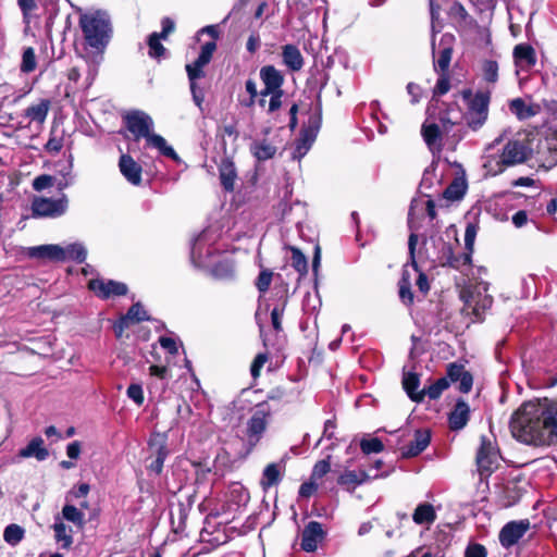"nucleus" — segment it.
Returning a JSON list of instances; mask_svg holds the SVG:
<instances>
[{"label": "nucleus", "instance_id": "1", "mask_svg": "<svg viewBox=\"0 0 557 557\" xmlns=\"http://www.w3.org/2000/svg\"><path fill=\"white\" fill-rule=\"evenodd\" d=\"M510 431L521 443L550 446L557 443V401L548 398L523 403L511 416Z\"/></svg>", "mask_w": 557, "mask_h": 557}, {"label": "nucleus", "instance_id": "2", "mask_svg": "<svg viewBox=\"0 0 557 557\" xmlns=\"http://www.w3.org/2000/svg\"><path fill=\"white\" fill-rule=\"evenodd\" d=\"M533 149L527 139H505L499 135L490 143L482 154L485 175L496 176L506 169L527 162Z\"/></svg>", "mask_w": 557, "mask_h": 557}, {"label": "nucleus", "instance_id": "3", "mask_svg": "<svg viewBox=\"0 0 557 557\" xmlns=\"http://www.w3.org/2000/svg\"><path fill=\"white\" fill-rule=\"evenodd\" d=\"M123 121L134 136L135 141L145 138L147 147L157 149L161 154L174 161L180 160L177 153L168 145L166 140L161 135L153 133V121L146 112L140 110L129 111L123 116Z\"/></svg>", "mask_w": 557, "mask_h": 557}, {"label": "nucleus", "instance_id": "4", "mask_svg": "<svg viewBox=\"0 0 557 557\" xmlns=\"http://www.w3.org/2000/svg\"><path fill=\"white\" fill-rule=\"evenodd\" d=\"M86 45L96 51H102L111 38L110 16L104 11L82 13L78 21Z\"/></svg>", "mask_w": 557, "mask_h": 557}, {"label": "nucleus", "instance_id": "5", "mask_svg": "<svg viewBox=\"0 0 557 557\" xmlns=\"http://www.w3.org/2000/svg\"><path fill=\"white\" fill-rule=\"evenodd\" d=\"M487 283L480 282L465 287L460 293L463 310L472 313L475 320H481L484 312L491 308L493 298L488 295Z\"/></svg>", "mask_w": 557, "mask_h": 557}, {"label": "nucleus", "instance_id": "6", "mask_svg": "<svg viewBox=\"0 0 557 557\" xmlns=\"http://www.w3.org/2000/svg\"><path fill=\"white\" fill-rule=\"evenodd\" d=\"M214 51L215 46L213 42L201 45L198 58L193 63L186 64L185 66L190 84L193 99L198 107L201 106L205 96L202 90L197 86V79L205 77L206 74L203 67L210 63Z\"/></svg>", "mask_w": 557, "mask_h": 557}, {"label": "nucleus", "instance_id": "7", "mask_svg": "<svg viewBox=\"0 0 557 557\" xmlns=\"http://www.w3.org/2000/svg\"><path fill=\"white\" fill-rule=\"evenodd\" d=\"M462 97L468 100L467 124L472 131H478L485 124L488 116L490 94L478 91L472 95L471 90H463Z\"/></svg>", "mask_w": 557, "mask_h": 557}, {"label": "nucleus", "instance_id": "8", "mask_svg": "<svg viewBox=\"0 0 557 557\" xmlns=\"http://www.w3.org/2000/svg\"><path fill=\"white\" fill-rule=\"evenodd\" d=\"M270 406L263 401L256 406V409L248 421L246 431V455L260 442L267 430Z\"/></svg>", "mask_w": 557, "mask_h": 557}, {"label": "nucleus", "instance_id": "9", "mask_svg": "<svg viewBox=\"0 0 557 557\" xmlns=\"http://www.w3.org/2000/svg\"><path fill=\"white\" fill-rule=\"evenodd\" d=\"M499 453L495 444L486 436H481V444L476 451V467L481 476H490L499 465Z\"/></svg>", "mask_w": 557, "mask_h": 557}, {"label": "nucleus", "instance_id": "10", "mask_svg": "<svg viewBox=\"0 0 557 557\" xmlns=\"http://www.w3.org/2000/svg\"><path fill=\"white\" fill-rule=\"evenodd\" d=\"M69 207L66 195L59 199L47 197H35L32 201V213L35 218H59L62 216Z\"/></svg>", "mask_w": 557, "mask_h": 557}, {"label": "nucleus", "instance_id": "11", "mask_svg": "<svg viewBox=\"0 0 557 557\" xmlns=\"http://www.w3.org/2000/svg\"><path fill=\"white\" fill-rule=\"evenodd\" d=\"M260 78L263 85L268 86V90H276V95L270 98L268 107V112H275L282 106L284 77L273 65H265L260 70Z\"/></svg>", "mask_w": 557, "mask_h": 557}, {"label": "nucleus", "instance_id": "12", "mask_svg": "<svg viewBox=\"0 0 557 557\" xmlns=\"http://www.w3.org/2000/svg\"><path fill=\"white\" fill-rule=\"evenodd\" d=\"M455 37L451 34H443L438 45L432 40V54L434 58V70L440 73H446L449 69Z\"/></svg>", "mask_w": 557, "mask_h": 557}, {"label": "nucleus", "instance_id": "13", "mask_svg": "<svg viewBox=\"0 0 557 557\" xmlns=\"http://www.w3.org/2000/svg\"><path fill=\"white\" fill-rule=\"evenodd\" d=\"M529 519L513 520L507 522L499 531L498 540L500 545L508 549L516 545L530 530Z\"/></svg>", "mask_w": 557, "mask_h": 557}, {"label": "nucleus", "instance_id": "14", "mask_svg": "<svg viewBox=\"0 0 557 557\" xmlns=\"http://www.w3.org/2000/svg\"><path fill=\"white\" fill-rule=\"evenodd\" d=\"M536 161L546 169L557 165V133L547 135L539 141Z\"/></svg>", "mask_w": 557, "mask_h": 557}, {"label": "nucleus", "instance_id": "15", "mask_svg": "<svg viewBox=\"0 0 557 557\" xmlns=\"http://www.w3.org/2000/svg\"><path fill=\"white\" fill-rule=\"evenodd\" d=\"M89 289L95 292L99 297L107 299L111 296H124L127 294V286L122 282L91 280L88 284Z\"/></svg>", "mask_w": 557, "mask_h": 557}, {"label": "nucleus", "instance_id": "16", "mask_svg": "<svg viewBox=\"0 0 557 557\" xmlns=\"http://www.w3.org/2000/svg\"><path fill=\"white\" fill-rule=\"evenodd\" d=\"M324 531L320 522L310 521L301 533V549L307 553L317 550L319 543L324 539Z\"/></svg>", "mask_w": 557, "mask_h": 557}, {"label": "nucleus", "instance_id": "17", "mask_svg": "<svg viewBox=\"0 0 557 557\" xmlns=\"http://www.w3.org/2000/svg\"><path fill=\"white\" fill-rule=\"evenodd\" d=\"M27 256L44 261H64L63 247L59 245H40L27 248Z\"/></svg>", "mask_w": 557, "mask_h": 557}, {"label": "nucleus", "instance_id": "18", "mask_svg": "<svg viewBox=\"0 0 557 557\" xmlns=\"http://www.w3.org/2000/svg\"><path fill=\"white\" fill-rule=\"evenodd\" d=\"M318 129L319 127L315 125H308L300 131L293 151V159L300 160L307 154L317 138Z\"/></svg>", "mask_w": 557, "mask_h": 557}, {"label": "nucleus", "instance_id": "19", "mask_svg": "<svg viewBox=\"0 0 557 557\" xmlns=\"http://www.w3.org/2000/svg\"><path fill=\"white\" fill-rule=\"evenodd\" d=\"M442 264L448 265L456 270L469 268L471 264V252L455 253L449 245H444L441 256Z\"/></svg>", "mask_w": 557, "mask_h": 557}, {"label": "nucleus", "instance_id": "20", "mask_svg": "<svg viewBox=\"0 0 557 557\" xmlns=\"http://www.w3.org/2000/svg\"><path fill=\"white\" fill-rule=\"evenodd\" d=\"M430 441L431 434L429 430H417L413 441L401 448V457L412 458L418 456L429 446Z\"/></svg>", "mask_w": 557, "mask_h": 557}, {"label": "nucleus", "instance_id": "21", "mask_svg": "<svg viewBox=\"0 0 557 557\" xmlns=\"http://www.w3.org/2000/svg\"><path fill=\"white\" fill-rule=\"evenodd\" d=\"M119 168L131 184L139 185L141 183V166L129 154L121 156Z\"/></svg>", "mask_w": 557, "mask_h": 557}, {"label": "nucleus", "instance_id": "22", "mask_svg": "<svg viewBox=\"0 0 557 557\" xmlns=\"http://www.w3.org/2000/svg\"><path fill=\"white\" fill-rule=\"evenodd\" d=\"M20 458H36L44 461L48 458L49 451L45 447V442L40 436L34 437L24 448L20 449Z\"/></svg>", "mask_w": 557, "mask_h": 557}, {"label": "nucleus", "instance_id": "23", "mask_svg": "<svg viewBox=\"0 0 557 557\" xmlns=\"http://www.w3.org/2000/svg\"><path fill=\"white\" fill-rule=\"evenodd\" d=\"M469 405L465 400H458L448 418L450 429L454 431L463 429L469 421Z\"/></svg>", "mask_w": 557, "mask_h": 557}, {"label": "nucleus", "instance_id": "24", "mask_svg": "<svg viewBox=\"0 0 557 557\" xmlns=\"http://www.w3.org/2000/svg\"><path fill=\"white\" fill-rule=\"evenodd\" d=\"M423 139L431 150H441L442 143L441 138L444 134L441 126L437 123L426 124L424 123L421 128Z\"/></svg>", "mask_w": 557, "mask_h": 557}, {"label": "nucleus", "instance_id": "25", "mask_svg": "<svg viewBox=\"0 0 557 557\" xmlns=\"http://www.w3.org/2000/svg\"><path fill=\"white\" fill-rule=\"evenodd\" d=\"M284 64L293 72L301 70L304 58L300 50L295 45H285L282 51Z\"/></svg>", "mask_w": 557, "mask_h": 557}, {"label": "nucleus", "instance_id": "26", "mask_svg": "<svg viewBox=\"0 0 557 557\" xmlns=\"http://www.w3.org/2000/svg\"><path fill=\"white\" fill-rule=\"evenodd\" d=\"M420 385L419 376L413 372H407L403 377V386L411 400L420 403L424 398V389L418 392Z\"/></svg>", "mask_w": 557, "mask_h": 557}, {"label": "nucleus", "instance_id": "27", "mask_svg": "<svg viewBox=\"0 0 557 557\" xmlns=\"http://www.w3.org/2000/svg\"><path fill=\"white\" fill-rule=\"evenodd\" d=\"M150 447L154 449V459L150 462L148 468L159 474L163 469V463L169 455V450L163 440H160V442H150Z\"/></svg>", "mask_w": 557, "mask_h": 557}, {"label": "nucleus", "instance_id": "28", "mask_svg": "<svg viewBox=\"0 0 557 557\" xmlns=\"http://www.w3.org/2000/svg\"><path fill=\"white\" fill-rule=\"evenodd\" d=\"M412 520L416 524H432L436 520V512L433 505L422 503L413 511Z\"/></svg>", "mask_w": 557, "mask_h": 557}, {"label": "nucleus", "instance_id": "29", "mask_svg": "<svg viewBox=\"0 0 557 557\" xmlns=\"http://www.w3.org/2000/svg\"><path fill=\"white\" fill-rule=\"evenodd\" d=\"M380 475L377 473L370 474L364 470L360 471H345L341 476L338 478V484L341 485H359L364 482H367L370 479H376Z\"/></svg>", "mask_w": 557, "mask_h": 557}, {"label": "nucleus", "instance_id": "30", "mask_svg": "<svg viewBox=\"0 0 557 557\" xmlns=\"http://www.w3.org/2000/svg\"><path fill=\"white\" fill-rule=\"evenodd\" d=\"M250 152L258 161H265L274 157L276 147L265 139L256 140L250 145Z\"/></svg>", "mask_w": 557, "mask_h": 557}, {"label": "nucleus", "instance_id": "31", "mask_svg": "<svg viewBox=\"0 0 557 557\" xmlns=\"http://www.w3.org/2000/svg\"><path fill=\"white\" fill-rule=\"evenodd\" d=\"M516 63L520 66H533L536 62L534 49L530 45H518L513 49Z\"/></svg>", "mask_w": 557, "mask_h": 557}, {"label": "nucleus", "instance_id": "32", "mask_svg": "<svg viewBox=\"0 0 557 557\" xmlns=\"http://www.w3.org/2000/svg\"><path fill=\"white\" fill-rule=\"evenodd\" d=\"M50 100L41 99L38 103L29 106L25 110V116L28 117L33 122H38L42 124L48 115L50 109Z\"/></svg>", "mask_w": 557, "mask_h": 557}, {"label": "nucleus", "instance_id": "33", "mask_svg": "<svg viewBox=\"0 0 557 557\" xmlns=\"http://www.w3.org/2000/svg\"><path fill=\"white\" fill-rule=\"evenodd\" d=\"M236 178V171L233 162L224 160L220 166L221 184L227 191L234 190V182Z\"/></svg>", "mask_w": 557, "mask_h": 557}, {"label": "nucleus", "instance_id": "34", "mask_svg": "<svg viewBox=\"0 0 557 557\" xmlns=\"http://www.w3.org/2000/svg\"><path fill=\"white\" fill-rule=\"evenodd\" d=\"M162 37L158 33H152L149 35L147 45H148V54L150 58L160 60L166 57L168 50L161 44Z\"/></svg>", "mask_w": 557, "mask_h": 557}, {"label": "nucleus", "instance_id": "35", "mask_svg": "<svg viewBox=\"0 0 557 557\" xmlns=\"http://www.w3.org/2000/svg\"><path fill=\"white\" fill-rule=\"evenodd\" d=\"M52 528L54 531V539L61 544V548L69 549L73 544V537L71 535L72 530L67 529L62 521H55Z\"/></svg>", "mask_w": 557, "mask_h": 557}, {"label": "nucleus", "instance_id": "36", "mask_svg": "<svg viewBox=\"0 0 557 557\" xmlns=\"http://www.w3.org/2000/svg\"><path fill=\"white\" fill-rule=\"evenodd\" d=\"M64 261L73 260L76 262H84L87 256V250L82 244H71L63 248Z\"/></svg>", "mask_w": 557, "mask_h": 557}, {"label": "nucleus", "instance_id": "37", "mask_svg": "<svg viewBox=\"0 0 557 557\" xmlns=\"http://www.w3.org/2000/svg\"><path fill=\"white\" fill-rule=\"evenodd\" d=\"M212 273L218 278H230L235 273L234 262L225 258L213 267Z\"/></svg>", "mask_w": 557, "mask_h": 557}, {"label": "nucleus", "instance_id": "38", "mask_svg": "<svg viewBox=\"0 0 557 557\" xmlns=\"http://www.w3.org/2000/svg\"><path fill=\"white\" fill-rule=\"evenodd\" d=\"M24 533L25 532L22 527L12 523L4 529L3 539L8 544L14 546L23 540Z\"/></svg>", "mask_w": 557, "mask_h": 557}, {"label": "nucleus", "instance_id": "39", "mask_svg": "<svg viewBox=\"0 0 557 557\" xmlns=\"http://www.w3.org/2000/svg\"><path fill=\"white\" fill-rule=\"evenodd\" d=\"M510 111L515 113L519 119H527L535 114V111L525 104L521 98H516L510 101Z\"/></svg>", "mask_w": 557, "mask_h": 557}, {"label": "nucleus", "instance_id": "40", "mask_svg": "<svg viewBox=\"0 0 557 557\" xmlns=\"http://www.w3.org/2000/svg\"><path fill=\"white\" fill-rule=\"evenodd\" d=\"M292 251V267L299 273L300 276L305 275L308 271V262L305 255L296 247L290 248Z\"/></svg>", "mask_w": 557, "mask_h": 557}, {"label": "nucleus", "instance_id": "41", "mask_svg": "<svg viewBox=\"0 0 557 557\" xmlns=\"http://www.w3.org/2000/svg\"><path fill=\"white\" fill-rule=\"evenodd\" d=\"M62 516L65 520L73 522L81 528L85 523L84 513L73 505H65L62 509Z\"/></svg>", "mask_w": 557, "mask_h": 557}, {"label": "nucleus", "instance_id": "42", "mask_svg": "<svg viewBox=\"0 0 557 557\" xmlns=\"http://www.w3.org/2000/svg\"><path fill=\"white\" fill-rule=\"evenodd\" d=\"M280 469L277 465L270 463L265 467L263 471V478L261 483L264 487H269L277 484L280 482Z\"/></svg>", "mask_w": 557, "mask_h": 557}, {"label": "nucleus", "instance_id": "43", "mask_svg": "<svg viewBox=\"0 0 557 557\" xmlns=\"http://www.w3.org/2000/svg\"><path fill=\"white\" fill-rule=\"evenodd\" d=\"M124 317H125L126 320L129 321L131 324L132 323H139L141 321L149 320V317H148L146 310L144 309V307L139 302L134 304L128 309V311L126 312V314Z\"/></svg>", "mask_w": 557, "mask_h": 557}, {"label": "nucleus", "instance_id": "44", "mask_svg": "<svg viewBox=\"0 0 557 557\" xmlns=\"http://www.w3.org/2000/svg\"><path fill=\"white\" fill-rule=\"evenodd\" d=\"M36 64L35 50L32 47L26 48L22 57L21 71L30 73L36 69Z\"/></svg>", "mask_w": 557, "mask_h": 557}, {"label": "nucleus", "instance_id": "45", "mask_svg": "<svg viewBox=\"0 0 557 557\" xmlns=\"http://www.w3.org/2000/svg\"><path fill=\"white\" fill-rule=\"evenodd\" d=\"M448 386L449 384L446 379H440L424 389V396L428 395L430 399H437Z\"/></svg>", "mask_w": 557, "mask_h": 557}, {"label": "nucleus", "instance_id": "46", "mask_svg": "<svg viewBox=\"0 0 557 557\" xmlns=\"http://www.w3.org/2000/svg\"><path fill=\"white\" fill-rule=\"evenodd\" d=\"M360 448L362 453L369 455L372 453H381L384 449V445L381 440L374 437L370 440H362L360 442Z\"/></svg>", "mask_w": 557, "mask_h": 557}, {"label": "nucleus", "instance_id": "47", "mask_svg": "<svg viewBox=\"0 0 557 557\" xmlns=\"http://www.w3.org/2000/svg\"><path fill=\"white\" fill-rule=\"evenodd\" d=\"M483 75L486 82L495 83L498 78V64L496 61L486 60L483 63Z\"/></svg>", "mask_w": 557, "mask_h": 557}, {"label": "nucleus", "instance_id": "48", "mask_svg": "<svg viewBox=\"0 0 557 557\" xmlns=\"http://www.w3.org/2000/svg\"><path fill=\"white\" fill-rule=\"evenodd\" d=\"M268 361H269L268 352H260L255 357V359L252 360L251 366H250V374L255 380L259 377L261 369L264 367V364Z\"/></svg>", "mask_w": 557, "mask_h": 557}, {"label": "nucleus", "instance_id": "49", "mask_svg": "<svg viewBox=\"0 0 557 557\" xmlns=\"http://www.w3.org/2000/svg\"><path fill=\"white\" fill-rule=\"evenodd\" d=\"M399 298L407 306L413 302V293L410 288V282L405 276L399 283Z\"/></svg>", "mask_w": 557, "mask_h": 557}, {"label": "nucleus", "instance_id": "50", "mask_svg": "<svg viewBox=\"0 0 557 557\" xmlns=\"http://www.w3.org/2000/svg\"><path fill=\"white\" fill-rule=\"evenodd\" d=\"M243 17H244V11L242 8V0H240L236 5H234L232 11L228 13V15L222 21V24L230 23L231 26L240 24Z\"/></svg>", "mask_w": 557, "mask_h": 557}, {"label": "nucleus", "instance_id": "51", "mask_svg": "<svg viewBox=\"0 0 557 557\" xmlns=\"http://www.w3.org/2000/svg\"><path fill=\"white\" fill-rule=\"evenodd\" d=\"M285 305L286 300L283 302L282 306H275L271 311V323L276 332H281L283 330L282 320L285 311Z\"/></svg>", "mask_w": 557, "mask_h": 557}, {"label": "nucleus", "instance_id": "52", "mask_svg": "<svg viewBox=\"0 0 557 557\" xmlns=\"http://www.w3.org/2000/svg\"><path fill=\"white\" fill-rule=\"evenodd\" d=\"M203 35H208L211 38L209 41L205 42L203 45L213 42L214 46L216 47V39L219 38V26L218 25H208V26L202 27L201 29H199L197 32L196 39L198 41H200L201 36H203Z\"/></svg>", "mask_w": 557, "mask_h": 557}, {"label": "nucleus", "instance_id": "53", "mask_svg": "<svg viewBox=\"0 0 557 557\" xmlns=\"http://www.w3.org/2000/svg\"><path fill=\"white\" fill-rule=\"evenodd\" d=\"M246 91L250 95V99H251L252 102H255V99L258 96H261V97H268V96L274 97L276 95V90H268V86H264V88L261 91H258L255 83H252L250 81L246 82Z\"/></svg>", "mask_w": 557, "mask_h": 557}, {"label": "nucleus", "instance_id": "54", "mask_svg": "<svg viewBox=\"0 0 557 557\" xmlns=\"http://www.w3.org/2000/svg\"><path fill=\"white\" fill-rule=\"evenodd\" d=\"M127 397L132 399L137 406H141L144 404V391L140 384H131L126 391Z\"/></svg>", "mask_w": 557, "mask_h": 557}, {"label": "nucleus", "instance_id": "55", "mask_svg": "<svg viewBox=\"0 0 557 557\" xmlns=\"http://www.w3.org/2000/svg\"><path fill=\"white\" fill-rule=\"evenodd\" d=\"M273 273L270 270H262L256 281V286L260 293H265L272 282Z\"/></svg>", "mask_w": 557, "mask_h": 557}, {"label": "nucleus", "instance_id": "56", "mask_svg": "<svg viewBox=\"0 0 557 557\" xmlns=\"http://www.w3.org/2000/svg\"><path fill=\"white\" fill-rule=\"evenodd\" d=\"M449 89H450V83H449V78H448L447 74L441 73V76L434 86L433 95L440 97V96L447 94L449 91Z\"/></svg>", "mask_w": 557, "mask_h": 557}, {"label": "nucleus", "instance_id": "57", "mask_svg": "<svg viewBox=\"0 0 557 557\" xmlns=\"http://www.w3.org/2000/svg\"><path fill=\"white\" fill-rule=\"evenodd\" d=\"M463 194L465 188L458 183H453L445 189L444 197L449 200H458L462 198Z\"/></svg>", "mask_w": 557, "mask_h": 557}, {"label": "nucleus", "instance_id": "58", "mask_svg": "<svg viewBox=\"0 0 557 557\" xmlns=\"http://www.w3.org/2000/svg\"><path fill=\"white\" fill-rule=\"evenodd\" d=\"M54 178L51 175L42 174L34 178L33 188L36 191H41L53 185Z\"/></svg>", "mask_w": 557, "mask_h": 557}, {"label": "nucleus", "instance_id": "59", "mask_svg": "<svg viewBox=\"0 0 557 557\" xmlns=\"http://www.w3.org/2000/svg\"><path fill=\"white\" fill-rule=\"evenodd\" d=\"M202 236L200 235L199 237L196 238L195 243L193 244L191 246V260L193 262L195 263V265L197 267H201L203 264L202 260H201V255H202Z\"/></svg>", "mask_w": 557, "mask_h": 557}, {"label": "nucleus", "instance_id": "60", "mask_svg": "<svg viewBox=\"0 0 557 557\" xmlns=\"http://www.w3.org/2000/svg\"><path fill=\"white\" fill-rule=\"evenodd\" d=\"M417 244H418V235L416 233H411L409 236V239H408L409 263L416 271H419L418 263L416 261Z\"/></svg>", "mask_w": 557, "mask_h": 557}, {"label": "nucleus", "instance_id": "61", "mask_svg": "<svg viewBox=\"0 0 557 557\" xmlns=\"http://www.w3.org/2000/svg\"><path fill=\"white\" fill-rule=\"evenodd\" d=\"M331 469V463L329 459H323L318 461L312 471V478H322Z\"/></svg>", "mask_w": 557, "mask_h": 557}, {"label": "nucleus", "instance_id": "62", "mask_svg": "<svg viewBox=\"0 0 557 557\" xmlns=\"http://www.w3.org/2000/svg\"><path fill=\"white\" fill-rule=\"evenodd\" d=\"M486 548L478 543L469 545L465 553V557H486Z\"/></svg>", "mask_w": 557, "mask_h": 557}, {"label": "nucleus", "instance_id": "63", "mask_svg": "<svg viewBox=\"0 0 557 557\" xmlns=\"http://www.w3.org/2000/svg\"><path fill=\"white\" fill-rule=\"evenodd\" d=\"M63 147V139L61 137H50L45 149L50 153H58Z\"/></svg>", "mask_w": 557, "mask_h": 557}, {"label": "nucleus", "instance_id": "64", "mask_svg": "<svg viewBox=\"0 0 557 557\" xmlns=\"http://www.w3.org/2000/svg\"><path fill=\"white\" fill-rule=\"evenodd\" d=\"M475 235H476L475 226L471 225V224L468 225L466 228V232H465V244H466V248L468 249L469 252H472V247L474 244Z\"/></svg>", "mask_w": 557, "mask_h": 557}]
</instances>
